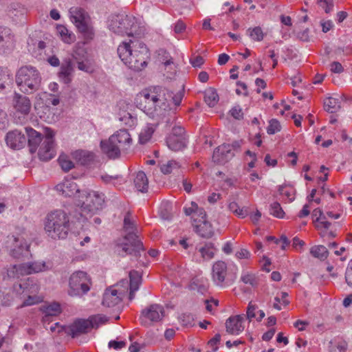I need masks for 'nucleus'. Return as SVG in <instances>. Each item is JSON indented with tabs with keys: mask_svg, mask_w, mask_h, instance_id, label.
<instances>
[{
	"mask_svg": "<svg viewBox=\"0 0 352 352\" xmlns=\"http://www.w3.org/2000/svg\"><path fill=\"white\" fill-rule=\"evenodd\" d=\"M171 95L160 87H153L140 92L135 98L137 107L151 117L164 116L169 109L168 98Z\"/></svg>",
	"mask_w": 352,
	"mask_h": 352,
	"instance_id": "obj_1",
	"label": "nucleus"
},
{
	"mask_svg": "<svg viewBox=\"0 0 352 352\" xmlns=\"http://www.w3.org/2000/svg\"><path fill=\"white\" fill-rule=\"evenodd\" d=\"M118 54L122 61L133 70L141 71L147 65L148 50L138 39L122 42L118 47Z\"/></svg>",
	"mask_w": 352,
	"mask_h": 352,
	"instance_id": "obj_2",
	"label": "nucleus"
},
{
	"mask_svg": "<svg viewBox=\"0 0 352 352\" xmlns=\"http://www.w3.org/2000/svg\"><path fill=\"white\" fill-rule=\"evenodd\" d=\"M45 230L55 240L65 239L69 230V216L61 210L50 212L45 218Z\"/></svg>",
	"mask_w": 352,
	"mask_h": 352,
	"instance_id": "obj_3",
	"label": "nucleus"
},
{
	"mask_svg": "<svg viewBox=\"0 0 352 352\" xmlns=\"http://www.w3.org/2000/svg\"><path fill=\"white\" fill-rule=\"evenodd\" d=\"M131 143L130 134L127 130L122 129L112 135L108 140L102 141L100 146L109 158H116L121 151H126Z\"/></svg>",
	"mask_w": 352,
	"mask_h": 352,
	"instance_id": "obj_4",
	"label": "nucleus"
},
{
	"mask_svg": "<svg viewBox=\"0 0 352 352\" xmlns=\"http://www.w3.org/2000/svg\"><path fill=\"white\" fill-rule=\"evenodd\" d=\"M41 82L40 73L33 67H21L16 73V83L20 91L24 94H30L37 91Z\"/></svg>",
	"mask_w": 352,
	"mask_h": 352,
	"instance_id": "obj_5",
	"label": "nucleus"
},
{
	"mask_svg": "<svg viewBox=\"0 0 352 352\" xmlns=\"http://www.w3.org/2000/svg\"><path fill=\"white\" fill-rule=\"evenodd\" d=\"M78 205L80 206V214L87 218L102 208L104 203V195L98 192L91 191L82 195H79Z\"/></svg>",
	"mask_w": 352,
	"mask_h": 352,
	"instance_id": "obj_6",
	"label": "nucleus"
},
{
	"mask_svg": "<svg viewBox=\"0 0 352 352\" xmlns=\"http://www.w3.org/2000/svg\"><path fill=\"white\" fill-rule=\"evenodd\" d=\"M109 28L116 34L130 36L137 33L138 25L134 18L121 14L111 19Z\"/></svg>",
	"mask_w": 352,
	"mask_h": 352,
	"instance_id": "obj_7",
	"label": "nucleus"
},
{
	"mask_svg": "<svg viewBox=\"0 0 352 352\" xmlns=\"http://www.w3.org/2000/svg\"><path fill=\"white\" fill-rule=\"evenodd\" d=\"M90 278L87 273L77 271L73 273L69 278V294L70 296H80L87 294L90 289Z\"/></svg>",
	"mask_w": 352,
	"mask_h": 352,
	"instance_id": "obj_8",
	"label": "nucleus"
},
{
	"mask_svg": "<svg viewBox=\"0 0 352 352\" xmlns=\"http://www.w3.org/2000/svg\"><path fill=\"white\" fill-rule=\"evenodd\" d=\"M45 138L38 152L39 158L43 161H48L56 155L54 137L55 133L50 128H45L44 131Z\"/></svg>",
	"mask_w": 352,
	"mask_h": 352,
	"instance_id": "obj_9",
	"label": "nucleus"
},
{
	"mask_svg": "<svg viewBox=\"0 0 352 352\" xmlns=\"http://www.w3.org/2000/svg\"><path fill=\"white\" fill-rule=\"evenodd\" d=\"M164 316V307L158 304H153L142 311L140 320L142 325L149 326L153 322L162 320Z\"/></svg>",
	"mask_w": 352,
	"mask_h": 352,
	"instance_id": "obj_10",
	"label": "nucleus"
},
{
	"mask_svg": "<svg viewBox=\"0 0 352 352\" xmlns=\"http://www.w3.org/2000/svg\"><path fill=\"white\" fill-rule=\"evenodd\" d=\"M166 144L170 149L179 151L186 146L185 130L182 126H174L166 138Z\"/></svg>",
	"mask_w": 352,
	"mask_h": 352,
	"instance_id": "obj_11",
	"label": "nucleus"
},
{
	"mask_svg": "<svg viewBox=\"0 0 352 352\" xmlns=\"http://www.w3.org/2000/svg\"><path fill=\"white\" fill-rule=\"evenodd\" d=\"M199 217H194L193 226L195 232L203 238L209 239L214 230L211 223L206 219V213L204 210H200Z\"/></svg>",
	"mask_w": 352,
	"mask_h": 352,
	"instance_id": "obj_12",
	"label": "nucleus"
},
{
	"mask_svg": "<svg viewBox=\"0 0 352 352\" xmlns=\"http://www.w3.org/2000/svg\"><path fill=\"white\" fill-rule=\"evenodd\" d=\"M144 251L143 243H116L115 246V252L122 256L131 255L138 258Z\"/></svg>",
	"mask_w": 352,
	"mask_h": 352,
	"instance_id": "obj_13",
	"label": "nucleus"
},
{
	"mask_svg": "<svg viewBox=\"0 0 352 352\" xmlns=\"http://www.w3.org/2000/svg\"><path fill=\"white\" fill-rule=\"evenodd\" d=\"M124 238L129 242H141L137 230L135 228L131 214L129 212L124 219Z\"/></svg>",
	"mask_w": 352,
	"mask_h": 352,
	"instance_id": "obj_14",
	"label": "nucleus"
},
{
	"mask_svg": "<svg viewBox=\"0 0 352 352\" xmlns=\"http://www.w3.org/2000/svg\"><path fill=\"white\" fill-rule=\"evenodd\" d=\"M90 329V322L88 319H78L70 325L65 327V333L72 338H75L80 334L87 333Z\"/></svg>",
	"mask_w": 352,
	"mask_h": 352,
	"instance_id": "obj_15",
	"label": "nucleus"
},
{
	"mask_svg": "<svg viewBox=\"0 0 352 352\" xmlns=\"http://www.w3.org/2000/svg\"><path fill=\"white\" fill-rule=\"evenodd\" d=\"M228 267L225 262L219 261L214 263L212 267V278L214 283L222 287L227 276Z\"/></svg>",
	"mask_w": 352,
	"mask_h": 352,
	"instance_id": "obj_16",
	"label": "nucleus"
},
{
	"mask_svg": "<svg viewBox=\"0 0 352 352\" xmlns=\"http://www.w3.org/2000/svg\"><path fill=\"white\" fill-rule=\"evenodd\" d=\"M12 106L16 113L26 116L30 112L32 104L28 97L15 93L12 100Z\"/></svg>",
	"mask_w": 352,
	"mask_h": 352,
	"instance_id": "obj_17",
	"label": "nucleus"
},
{
	"mask_svg": "<svg viewBox=\"0 0 352 352\" xmlns=\"http://www.w3.org/2000/svg\"><path fill=\"white\" fill-rule=\"evenodd\" d=\"M244 315L231 316L226 322V331L232 335H239L244 330Z\"/></svg>",
	"mask_w": 352,
	"mask_h": 352,
	"instance_id": "obj_18",
	"label": "nucleus"
},
{
	"mask_svg": "<svg viewBox=\"0 0 352 352\" xmlns=\"http://www.w3.org/2000/svg\"><path fill=\"white\" fill-rule=\"evenodd\" d=\"M234 156L230 146L223 144L217 147L212 155V160L218 164H223Z\"/></svg>",
	"mask_w": 352,
	"mask_h": 352,
	"instance_id": "obj_19",
	"label": "nucleus"
},
{
	"mask_svg": "<svg viewBox=\"0 0 352 352\" xmlns=\"http://www.w3.org/2000/svg\"><path fill=\"white\" fill-rule=\"evenodd\" d=\"M74 58L76 62L78 69L88 73H92L95 70V63L93 58L87 53H84L82 56L76 53Z\"/></svg>",
	"mask_w": 352,
	"mask_h": 352,
	"instance_id": "obj_20",
	"label": "nucleus"
},
{
	"mask_svg": "<svg viewBox=\"0 0 352 352\" xmlns=\"http://www.w3.org/2000/svg\"><path fill=\"white\" fill-rule=\"evenodd\" d=\"M314 226L318 234L325 239H331L336 236L335 232L331 229V225L324 218H317L314 221Z\"/></svg>",
	"mask_w": 352,
	"mask_h": 352,
	"instance_id": "obj_21",
	"label": "nucleus"
},
{
	"mask_svg": "<svg viewBox=\"0 0 352 352\" xmlns=\"http://www.w3.org/2000/svg\"><path fill=\"white\" fill-rule=\"evenodd\" d=\"M56 188L57 191L65 197H72L76 193H80L78 185L73 179H65L58 184Z\"/></svg>",
	"mask_w": 352,
	"mask_h": 352,
	"instance_id": "obj_22",
	"label": "nucleus"
},
{
	"mask_svg": "<svg viewBox=\"0 0 352 352\" xmlns=\"http://www.w3.org/2000/svg\"><path fill=\"white\" fill-rule=\"evenodd\" d=\"M69 14L72 21L76 28L80 25L87 23L91 21L89 14L81 8L73 7L69 10Z\"/></svg>",
	"mask_w": 352,
	"mask_h": 352,
	"instance_id": "obj_23",
	"label": "nucleus"
},
{
	"mask_svg": "<svg viewBox=\"0 0 352 352\" xmlns=\"http://www.w3.org/2000/svg\"><path fill=\"white\" fill-rule=\"evenodd\" d=\"M6 142L11 148L19 149L25 146L26 138L21 132L14 130L7 134Z\"/></svg>",
	"mask_w": 352,
	"mask_h": 352,
	"instance_id": "obj_24",
	"label": "nucleus"
},
{
	"mask_svg": "<svg viewBox=\"0 0 352 352\" xmlns=\"http://www.w3.org/2000/svg\"><path fill=\"white\" fill-rule=\"evenodd\" d=\"M14 289L19 294H35L38 291V286L34 280L28 278L21 283L14 285Z\"/></svg>",
	"mask_w": 352,
	"mask_h": 352,
	"instance_id": "obj_25",
	"label": "nucleus"
},
{
	"mask_svg": "<svg viewBox=\"0 0 352 352\" xmlns=\"http://www.w3.org/2000/svg\"><path fill=\"white\" fill-rule=\"evenodd\" d=\"M121 301V297L118 291L114 289H107L103 294L102 305L107 307H113Z\"/></svg>",
	"mask_w": 352,
	"mask_h": 352,
	"instance_id": "obj_26",
	"label": "nucleus"
},
{
	"mask_svg": "<svg viewBox=\"0 0 352 352\" xmlns=\"http://www.w3.org/2000/svg\"><path fill=\"white\" fill-rule=\"evenodd\" d=\"M74 71V69L72 60L70 59L66 60L60 67L58 74L59 77L65 83H69L72 80Z\"/></svg>",
	"mask_w": 352,
	"mask_h": 352,
	"instance_id": "obj_27",
	"label": "nucleus"
},
{
	"mask_svg": "<svg viewBox=\"0 0 352 352\" xmlns=\"http://www.w3.org/2000/svg\"><path fill=\"white\" fill-rule=\"evenodd\" d=\"M25 131L28 138L30 150L32 153H34L42 141V135L32 128H26Z\"/></svg>",
	"mask_w": 352,
	"mask_h": 352,
	"instance_id": "obj_28",
	"label": "nucleus"
},
{
	"mask_svg": "<svg viewBox=\"0 0 352 352\" xmlns=\"http://www.w3.org/2000/svg\"><path fill=\"white\" fill-rule=\"evenodd\" d=\"M72 157L76 163L85 165L93 160L94 154L89 151L78 150L72 153Z\"/></svg>",
	"mask_w": 352,
	"mask_h": 352,
	"instance_id": "obj_29",
	"label": "nucleus"
},
{
	"mask_svg": "<svg viewBox=\"0 0 352 352\" xmlns=\"http://www.w3.org/2000/svg\"><path fill=\"white\" fill-rule=\"evenodd\" d=\"M30 246L27 243H19L10 250V255L15 258H28Z\"/></svg>",
	"mask_w": 352,
	"mask_h": 352,
	"instance_id": "obj_30",
	"label": "nucleus"
},
{
	"mask_svg": "<svg viewBox=\"0 0 352 352\" xmlns=\"http://www.w3.org/2000/svg\"><path fill=\"white\" fill-rule=\"evenodd\" d=\"M280 198L285 202H292L295 199L296 190L294 186L288 184L283 185L278 189Z\"/></svg>",
	"mask_w": 352,
	"mask_h": 352,
	"instance_id": "obj_31",
	"label": "nucleus"
},
{
	"mask_svg": "<svg viewBox=\"0 0 352 352\" xmlns=\"http://www.w3.org/2000/svg\"><path fill=\"white\" fill-rule=\"evenodd\" d=\"M43 311L44 316L43 317V321L48 322L52 316H58L61 312L60 305L58 302H53L50 305L43 307Z\"/></svg>",
	"mask_w": 352,
	"mask_h": 352,
	"instance_id": "obj_32",
	"label": "nucleus"
},
{
	"mask_svg": "<svg viewBox=\"0 0 352 352\" xmlns=\"http://www.w3.org/2000/svg\"><path fill=\"white\" fill-rule=\"evenodd\" d=\"M77 29L81 34L85 44L88 43L94 39L95 34L91 21L87 23H84L83 25H80Z\"/></svg>",
	"mask_w": 352,
	"mask_h": 352,
	"instance_id": "obj_33",
	"label": "nucleus"
},
{
	"mask_svg": "<svg viewBox=\"0 0 352 352\" xmlns=\"http://www.w3.org/2000/svg\"><path fill=\"white\" fill-rule=\"evenodd\" d=\"M13 45V36L10 29L0 26V48L8 47Z\"/></svg>",
	"mask_w": 352,
	"mask_h": 352,
	"instance_id": "obj_34",
	"label": "nucleus"
},
{
	"mask_svg": "<svg viewBox=\"0 0 352 352\" xmlns=\"http://www.w3.org/2000/svg\"><path fill=\"white\" fill-rule=\"evenodd\" d=\"M56 31L64 43L71 44L76 41L75 34L69 31L65 25H58L56 26Z\"/></svg>",
	"mask_w": 352,
	"mask_h": 352,
	"instance_id": "obj_35",
	"label": "nucleus"
},
{
	"mask_svg": "<svg viewBox=\"0 0 352 352\" xmlns=\"http://www.w3.org/2000/svg\"><path fill=\"white\" fill-rule=\"evenodd\" d=\"M134 184L138 191L142 192L147 191L148 188V181L144 172L140 171L136 174L134 179Z\"/></svg>",
	"mask_w": 352,
	"mask_h": 352,
	"instance_id": "obj_36",
	"label": "nucleus"
},
{
	"mask_svg": "<svg viewBox=\"0 0 352 352\" xmlns=\"http://www.w3.org/2000/svg\"><path fill=\"white\" fill-rule=\"evenodd\" d=\"M72 154L70 155L63 153L60 155L58 162L61 168L65 172H68L74 167V162L72 161Z\"/></svg>",
	"mask_w": 352,
	"mask_h": 352,
	"instance_id": "obj_37",
	"label": "nucleus"
},
{
	"mask_svg": "<svg viewBox=\"0 0 352 352\" xmlns=\"http://www.w3.org/2000/svg\"><path fill=\"white\" fill-rule=\"evenodd\" d=\"M310 254L320 261L325 260L329 255L327 248L322 245H314L310 250Z\"/></svg>",
	"mask_w": 352,
	"mask_h": 352,
	"instance_id": "obj_38",
	"label": "nucleus"
},
{
	"mask_svg": "<svg viewBox=\"0 0 352 352\" xmlns=\"http://www.w3.org/2000/svg\"><path fill=\"white\" fill-rule=\"evenodd\" d=\"M324 108L329 113H335L340 108V102L339 99L329 97L324 101Z\"/></svg>",
	"mask_w": 352,
	"mask_h": 352,
	"instance_id": "obj_39",
	"label": "nucleus"
},
{
	"mask_svg": "<svg viewBox=\"0 0 352 352\" xmlns=\"http://www.w3.org/2000/svg\"><path fill=\"white\" fill-rule=\"evenodd\" d=\"M156 128L154 124H148L144 128L140 134V142L142 144L146 143L152 137Z\"/></svg>",
	"mask_w": 352,
	"mask_h": 352,
	"instance_id": "obj_40",
	"label": "nucleus"
},
{
	"mask_svg": "<svg viewBox=\"0 0 352 352\" xmlns=\"http://www.w3.org/2000/svg\"><path fill=\"white\" fill-rule=\"evenodd\" d=\"M180 167L181 166L179 162L175 160H170L162 164L160 169L164 174H170L177 173Z\"/></svg>",
	"mask_w": 352,
	"mask_h": 352,
	"instance_id": "obj_41",
	"label": "nucleus"
},
{
	"mask_svg": "<svg viewBox=\"0 0 352 352\" xmlns=\"http://www.w3.org/2000/svg\"><path fill=\"white\" fill-rule=\"evenodd\" d=\"M247 33L252 40L257 42L262 41L266 34L259 26L250 28L248 29Z\"/></svg>",
	"mask_w": 352,
	"mask_h": 352,
	"instance_id": "obj_42",
	"label": "nucleus"
},
{
	"mask_svg": "<svg viewBox=\"0 0 352 352\" xmlns=\"http://www.w3.org/2000/svg\"><path fill=\"white\" fill-rule=\"evenodd\" d=\"M199 251L204 259L210 260L214 257L216 249L212 245V243H205V245L200 248Z\"/></svg>",
	"mask_w": 352,
	"mask_h": 352,
	"instance_id": "obj_43",
	"label": "nucleus"
},
{
	"mask_svg": "<svg viewBox=\"0 0 352 352\" xmlns=\"http://www.w3.org/2000/svg\"><path fill=\"white\" fill-rule=\"evenodd\" d=\"M30 274L32 273H38L40 272L46 271L49 269L48 266L43 261H34L28 263Z\"/></svg>",
	"mask_w": 352,
	"mask_h": 352,
	"instance_id": "obj_44",
	"label": "nucleus"
},
{
	"mask_svg": "<svg viewBox=\"0 0 352 352\" xmlns=\"http://www.w3.org/2000/svg\"><path fill=\"white\" fill-rule=\"evenodd\" d=\"M204 100L209 107H214L218 102L219 96L214 89H210L206 91Z\"/></svg>",
	"mask_w": 352,
	"mask_h": 352,
	"instance_id": "obj_45",
	"label": "nucleus"
},
{
	"mask_svg": "<svg viewBox=\"0 0 352 352\" xmlns=\"http://www.w3.org/2000/svg\"><path fill=\"white\" fill-rule=\"evenodd\" d=\"M130 288L138 290L142 281V276L137 271H131L129 273Z\"/></svg>",
	"mask_w": 352,
	"mask_h": 352,
	"instance_id": "obj_46",
	"label": "nucleus"
},
{
	"mask_svg": "<svg viewBox=\"0 0 352 352\" xmlns=\"http://www.w3.org/2000/svg\"><path fill=\"white\" fill-rule=\"evenodd\" d=\"M90 322V328H98L100 325L104 324L107 321V318L103 315H95L88 318Z\"/></svg>",
	"mask_w": 352,
	"mask_h": 352,
	"instance_id": "obj_47",
	"label": "nucleus"
},
{
	"mask_svg": "<svg viewBox=\"0 0 352 352\" xmlns=\"http://www.w3.org/2000/svg\"><path fill=\"white\" fill-rule=\"evenodd\" d=\"M241 280L252 287H256L258 285V279L254 274L245 272L241 275Z\"/></svg>",
	"mask_w": 352,
	"mask_h": 352,
	"instance_id": "obj_48",
	"label": "nucleus"
},
{
	"mask_svg": "<svg viewBox=\"0 0 352 352\" xmlns=\"http://www.w3.org/2000/svg\"><path fill=\"white\" fill-rule=\"evenodd\" d=\"M164 69L166 70V76L167 78H172L175 74V64L173 63V59L171 58L165 60L162 62Z\"/></svg>",
	"mask_w": 352,
	"mask_h": 352,
	"instance_id": "obj_49",
	"label": "nucleus"
},
{
	"mask_svg": "<svg viewBox=\"0 0 352 352\" xmlns=\"http://www.w3.org/2000/svg\"><path fill=\"white\" fill-rule=\"evenodd\" d=\"M228 208L230 212L239 218H244L247 215L246 211L240 208L238 204L235 201L230 202L228 205Z\"/></svg>",
	"mask_w": 352,
	"mask_h": 352,
	"instance_id": "obj_50",
	"label": "nucleus"
},
{
	"mask_svg": "<svg viewBox=\"0 0 352 352\" xmlns=\"http://www.w3.org/2000/svg\"><path fill=\"white\" fill-rule=\"evenodd\" d=\"M270 214L274 217L279 219H283L285 217V212L283 211L280 204L278 202H274L271 204Z\"/></svg>",
	"mask_w": 352,
	"mask_h": 352,
	"instance_id": "obj_51",
	"label": "nucleus"
},
{
	"mask_svg": "<svg viewBox=\"0 0 352 352\" xmlns=\"http://www.w3.org/2000/svg\"><path fill=\"white\" fill-rule=\"evenodd\" d=\"M200 210H204L203 208H200L198 207V205L194 202L192 201L190 203V206H186L184 208V212L186 215H191L192 214V219H194V217H199V211Z\"/></svg>",
	"mask_w": 352,
	"mask_h": 352,
	"instance_id": "obj_52",
	"label": "nucleus"
},
{
	"mask_svg": "<svg viewBox=\"0 0 352 352\" xmlns=\"http://www.w3.org/2000/svg\"><path fill=\"white\" fill-rule=\"evenodd\" d=\"M179 320L181 324L184 327H192L194 325V316L190 313L182 314Z\"/></svg>",
	"mask_w": 352,
	"mask_h": 352,
	"instance_id": "obj_53",
	"label": "nucleus"
},
{
	"mask_svg": "<svg viewBox=\"0 0 352 352\" xmlns=\"http://www.w3.org/2000/svg\"><path fill=\"white\" fill-rule=\"evenodd\" d=\"M281 124L276 119H272L270 121L269 126L267 129L268 134H274L281 130Z\"/></svg>",
	"mask_w": 352,
	"mask_h": 352,
	"instance_id": "obj_54",
	"label": "nucleus"
},
{
	"mask_svg": "<svg viewBox=\"0 0 352 352\" xmlns=\"http://www.w3.org/2000/svg\"><path fill=\"white\" fill-rule=\"evenodd\" d=\"M13 297L10 292H6L5 290L0 289V304L4 306L10 305Z\"/></svg>",
	"mask_w": 352,
	"mask_h": 352,
	"instance_id": "obj_55",
	"label": "nucleus"
},
{
	"mask_svg": "<svg viewBox=\"0 0 352 352\" xmlns=\"http://www.w3.org/2000/svg\"><path fill=\"white\" fill-rule=\"evenodd\" d=\"M120 120L126 126H133L135 124L136 118L133 117L129 113L124 112L123 115H120Z\"/></svg>",
	"mask_w": 352,
	"mask_h": 352,
	"instance_id": "obj_56",
	"label": "nucleus"
},
{
	"mask_svg": "<svg viewBox=\"0 0 352 352\" xmlns=\"http://www.w3.org/2000/svg\"><path fill=\"white\" fill-rule=\"evenodd\" d=\"M347 344L345 342L333 345L332 341L329 344V352H346Z\"/></svg>",
	"mask_w": 352,
	"mask_h": 352,
	"instance_id": "obj_57",
	"label": "nucleus"
},
{
	"mask_svg": "<svg viewBox=\"0 0 352 352\" xmlns=\"http://www.w3.org/2000/svg\"><path fill=\"white\" fill-rule=\"evenodd\" d=\"M258 309V306L253 304L252 302H250L247 308L246 318L249 321H252V318L256 316V311Z\"/></svg>",
	"mask_w": 352,
	"mask_h": 352,
	"instance_id": "obj_58",
	"label": "nucleus"
},
{
	"mask_svg": "<svg viewBox=\"0 0 352 352\" xmlns=\"http://www.w3.org/2000/svg\"><path fill=\"white\" fill-rule=\"evenodd\" d=\"M27 295H28V298H26L23 301L22 305H21L22 307L30 306L32 305H35L41 300V298L38 296H35V294H27Z\"/></svg>",
	"mask_w": 352,
	"mask_h": 352,
	"instance_id": "obj_59",
	"label": "nucleus"
},
{
	"mask_svg": "<svg viewBox=\"0 0 352 352\" xmlns=\"http://www.w3.org/2000/svg\"><path fill=\"white\" fill-rule=\"evenodd\" d=\"M318 3L326 13L331 12L333 7V0H318Z\"/></svg>",
	"mask_w": 352,
	"mask_h": 352,
	"instance_id": "obj_60",
	"label": "nucleus"
},
{
	"mask_svg": "<svg viewBox=\"0 0 352 352\" xmlns=\"http://www.w3.org/2000/svg\"><path fill=\"white\" fill-rule=\"evenodd\" d=\"M7 278L9 279H16L19 278V275L18 274V269L16 265H10L7 269Z\"/></svg>",
	"mask_w": 352,
	"mask_h": 352,
	"instance_id": "obj_61",
	"label": "nucleus"
},
{
	"mask_svg": "<svg viewBox=\"0 0 352 352\" xmlns=\"http://www.w3.org/2000/svg\"><path fill=\"white\" fill-rule=\"evenodd\" d=\"M10 78V72L7 68L0 67V83L1 87H3L2 83L6 82Z\"/></svg>",
	"mask_w": 352,
	"mask_h": 352,
	"instance_id": "obj_62",
	"label": "nucleus"
},
{
	"mask_svg": "<svg viewBox=\"0 0 352 352\" xmlns=\"http://www.w3.org/2000/svg\"><path fill=\"white\" fill-rule=\"evenodd\" d=\"M330 71L335 74H341L344 71V68L340 63L337 61L332 62L330 65Z\"/></svg>",
	"mask_w": 352,
	"mask_h": 352,
	"instance_id": "obj_63",
	"label": "nucleus"
},
{
	"mask_svg": "<svg viewBox=\"0 0 352 352\" xmlns=\"http://www.w3.org/2000/svg\"><path fill=\"white\" fill-rule=\"evenodd\" d=\"M19 278L23 276L30 274L28 263L16 265Z\"/></svg>",
	"mask_w": 352,
	"mask_h": 352,
	"instance_id": "obj_64",
	"label": "nucleus"
}]
</instances>
